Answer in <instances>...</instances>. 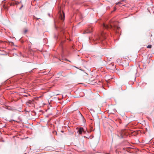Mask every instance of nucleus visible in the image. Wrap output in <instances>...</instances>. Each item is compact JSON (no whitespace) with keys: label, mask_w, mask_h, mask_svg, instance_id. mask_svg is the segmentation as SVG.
Instances as JSON below:
<instances>
[{"label":"nucleus","mask_w":154,"mask_h":154,"mask_svg":"<svg viewBox=\"0 0 154 154\" xmlns=\"http://www.w3.org/2000/svg\"><path fill=\"white\" fill-rule=\"evenodd\" d=\"M34 18H35V19H36L37 20H38L39 19H40V18H36V17H35V16H34Z\"/></svg>","instance_id":"nucleus-13"},{"label":"nucleus","mask_w":154,"mask_h":154,"mask_svg":"<svg viewBox=\"0 0 154 154\" xmlns=\"http://www.w3.org/2000/svg\"><path fill=\"white\" fill-rule=\"evenodd\" d=\"M27 104L29 106H30V105H32V104L33 103V102L31 100H29L28 102H27Z\"/></svg>","instance_id":"nucleus-7"},{"label":"nucleus","mask_w":154,"mask_h":154,"mask_svg":"<svg viewBox=\"0 0 154 154\" xmlns=\"http://www.w3.org/2000/svg\"><path fill=\"white\" fill-rule=\"evenodd\" d=\"M84 131L83 128L81 127L79 128L78 131H77V132L79 133V134H81L82 133V132Z\"/></svg>","instance_id":"nucleus-6"},{"label":"nucleus","mask_w":154,"mask_h":154,"mask_svg":"<svg viewBox=\"0 0 154 154\" xmlns=\"http://www.w3.org/2000/svg\"><path fill=\"white\" fill-rule=\"evenodd\" d=\"M91 32L90 30H87L84 32L85 33H91Z\"/></svg>","instance_id":"nucleus-9"},{"label":"nucleus","mask_w":154,"mask_h":154,"mask_svg":"<svg viewBox=\"0 0 154 154\" xmlns=\"http://www.w3.org/2000/svg\"><path fill=\"white\" fill-rule=\"evenodd\" d=\"M120 3V2H118V3H117L116 4H117V5H119Z\"/></svg>","instance_id":"nucleus-16"},{"label":"nucleus","mask_w":154,"mask_h":154,"mask_svg":"<svg viewBox=\"0 0 154 154\" xmlns=\"http://www.w3.org/2000/svg\"><path fill=\"white\" fill-rule=\"evenodd\" d=\"M50 15V14H48V15Z\"/></svg>","instance_id":"nucleus-18"},{"label":"nucleus","mask_w":154,"mask_h":154,"mask_svg":"<svg viewBox=\"0 0 154 154\" xmlns=\"http://www.w3.org/2000/svg\"><path fill=\"white\" fill-rule=\"evenodd\" d=\"M152 48V45H148L147 46V48Z\"/></svg>","instance_id":"nucleus-10"},{"label":"nucleus","mask_w":154,"mask_h":154,"mask_svg":"<svg viewBox=\"0 0 154 154\" xmlns=\"http://www.w3.org/2000/svg\"><path fill=\"white\" fill-rule=\"evenodd\" d=\"M23 7V5H22L21 6V7L20 8H19V9L21 10V8Z\"/></svg>","instance_id":"nucleus-12"},{"label":"nucleus","mask_w":154,"mask_h":154,"mask_svg":"<svg viewBox=\"0 0 154 154\" xmlns=\"http://www.w3.org/2000/svg\"><path fill=\"white\" fill-rule=\"evenodd\" d=\"M21 2V1L20 2L15 1V2H12L10 3L11 6H14L15 5H17Z\"/></svg>","instance_id":"nucleus-5"},{"label":"nucleus","mask_w":154,"mask_h":154,"mask_svg":"<svg viewBox=\"0 0 154 154\" xmlns=\"http://www.w3.org/2000/svg\"><path fill=\"white\" fill-rule=\"evenodd\" d=\"M55 38H57V36H55Z\"/></svg>","instance_id":"nucleus-17"},{"label":"nucleus","mask_w":154,"mask_h":154,"mask_svg":"<svg viewBox=\"0 0 154 154\" xmlns=\"http://www.w3.org/2000/svg\"><path fill=\"white\" fill-rule=\"evenodd\" d=\"M102 38H103V39H105L106 38V35L105 34L104 32H102L101 34V36H98L97 38H96V40H100V41H101L102 40Z\"/></svg>","instance_id":"nucleus-4"},{"label":"nucleus","mask_w":154,"mask_h":154,"mask_svg":"<svg viewBox=\"0 0 154 154\" xmlns=\"http://www.w3.org/2000/svg\"><path fill=\"white\" fill-rule=\"evenodd\" d=\"M56 29L57 30H59L58 29H59L60 31H63L64 30V29H63L62 27H60L59 28H57V27H55Z\"/></svg>","instance_id":"nucleus-8"},{"label":"nucleus","mask_w":154,"mask_h":154,"mask_svg":"<svg viewBox=\"0 0 154 154\" xmlns=\"http://www.w3.org/2000/svg\"><path fill=\"white\" fill-rule=\"evenodd\" d=\"M59 19L63 21L64 20L65 18V15L63 11H60L59 12Z\"/></svg>","instance_id":"nucleus-3"},{"label":"nucleus","mask_w":154,"mask_h":154,"mask_svg":"<svg viewBox=\"0 0 154 154\" xmlns=\"http://www.w3.org/2000/svg\"><path fill=\"white\" fill-rule=\"evenodd\" d=\"M116 10V7H114V11H115Z\"/></svg>","instance_id":"nucleus-14"},{"label":"nucleus","mask_w":154,"mask_h":154,"mask_svg":"<svg viewBox=\"0 0 154 154\" xmlns=\"http://www.w3.org/2000/svg\"><path fill=\"white\" fill-rule=\"evenodd\" d=\"M27 30H26H26H25V31H24V32L25 33H26V32H27Z\"/></svg>","instance_id":"nucleus-15"},{"label":"nucleus","mask_w":154,"mask_h":154,"mask_svg":"<svg viewBox=\"0 0 154 154\" xmlns=\"http://www.w3.org/2000/svg\"><path fill=\"white\" fill-rule=\"evenodd\" d=\"M125 133V130H122L118 132L117 135L119 138H122L124 137Z\"/></svg>","instance_id":"nucleus-2"},{"label":"nucleus","mask_w":154,"mask_h":154,"mask_svg":"<svg viewBox=\"0 0 154 154\" xmlns=\"http://www.w3.org/2000/svg\"><path fill=\"white\" fill-rule=\"evenodd\" d=\"M89 110H90L91 111V113H93L94 112V109H89Z\"/></svg>","instance_id":"nucleus-11"},{"label":"nucleus","mask_w":154,"mask_h":154,"mask_svg":"<svg viewBox=\"0 0 154 154\" xmlns=\"http://www.w3.org/2000/svg\"><path fill=\"white\" fill-rule=\"evenodd\" d=\"M103 27L106 29H112L115 30H116V32L117 30H119L120 27L117 26H115L113 27L111 25H108L103 23L102 25Z\"/></svg>","instance_id":"nucleus-1"}]
</instances>
